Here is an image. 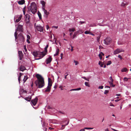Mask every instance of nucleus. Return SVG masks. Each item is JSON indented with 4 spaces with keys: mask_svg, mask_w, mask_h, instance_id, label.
I'll use <instances>...</instances> for the list:
<instances>
[{
    "mask_svg": "<svg viewBox=\"0 0 131 131\" xmlns=\"http://www.w3.org/2000/svg\"><path fill=\"white\" fill-rule=\"evenodd\" d=\"M37 79L35 81V83L37 88H41L45 85L44 79L40 75L37 74L36 76Z\"/></svg>",
    "mask_w": 131,
    "mask_h": 131,
    "instance_id": "f257e3e1",
    "label": "nucleus"
},
{
    "mask_svg": "<svg viewBox=\"0 0 131 131\" xmlns=\"http://www.w3.org/2000/svg\"><path fill=\"white\" fill-rule=\"evenodd\" d=\"M48 47V45H47L45 48L44 50L42 52L34 51L32 52V54L35 57H43L46 54L47 52V49Z\"/></svg>",
    "mask_w": 131,
    "mask_h": 131,
    "instance_id": "f03ea898",
    "label": "nucleus"
},
{
    "mask_svg": "<svg viewBox=\"0 0 131 131\" xmlns=\"http://www.w3.org/2000/svg\"><path fill=\"white\" fill-rule=\"evenodd\" d=\"M28 9H29L32 13L34 14L37 12V6L36 4L34 2L31 3L30 6L28 7Z\"/></svg>",
    "mask_w": 131,
    "mask_h": 131,
    "instance_id": "7ed1b4c3",
    "label": "nucleus"
},
{
    "mask_svg": "<svg viewBox=\"0 0 131 131\" xmlns=\"http://www.w3.org/2000/svg\"><path fill=\"white\" fill-rule=\"evenodd\" d=\"M52 81L51 79L49 78L48 86L47 89L45 90V92H49L50 91L52 85Z\"/></svg>",
    "mask_w": 131,
    "mask_h": 131,
    "instance_id": "20e7f679",
    "label": "nucleus"
},
{
    "mask_svg": "<svg viewBox=\"0 0 131 131\" xmlns=\"http://www.w3.org/2000/svg\"><path fill=\"white\" fill-rule=\"evenodd\" d=\"M22 23L21 25H18L17 28L16 29L15 32H17L18 31L21 32H23V25L24 24L23 23V22L21 21L19 22V23Z\"/></svg>",
    "mask_w": 131,
    "mask_h": 131,
    "instance_id": "39448f33",
    "label": "nucleus"
},
{
    "mask_svg": "<svg viewBox=\"0 0 131 131\" xmlns=\"http://www.w3.org/2000/svg\"><path fill=\"white\" fill-rule=\"evenodd\" d=\"M17 40L20 43L24 42L25 41V38L22 34L20 33L18 35V39Z\"/></svg>",
    "mask_w": 131,
    "mask_h": 131,
    "instance_id": "423d86ee",
    "label": "nucleus"
},
{
    "mask_svg": "<svg viewBox=\"0 0 131 131\" xmlns=\"http://www.w3.org/2000/svg\"><path fill=\"white\" fill-rule=\"evenodd\" d=\"M111 39L110 38H107L104 40V43L106 45H109L111 42Z\"/></svg>",
    "mask_w": 131,
    "mask_h": 131,
    "instance_id": "0eeeda50",
    "label": "nucleus"
},
{
    "mask_svg": "<svg viewBox=\"0 0 131 131\" xmlns=\"http://www.w3.org/2000/svg\"><path fill=\"white\" fill-rule=\"evenodd\" d=\"M36 28L38 31L42 32L43 30V27L41 26L40 25L37 26H36Z\"/></svg>",
    "mask_w": 131,
    "mask_h": 131,
    "instance_id": "6e6552de",
    "label": "nucleus"
},
{
    "mask_svg": "<svg viewBox=\"0 0 131 131\" xmlns=\"http://www.w3.org/2000/svg\"><path fill=\"white\" fill-rule=\"evenodd\" d=\"M38 100V99L37 97H36L35 99L32 100L31 101V102L34 106H35L37 103Z\"/></svg>",
    "mask_w": 131,
    "mask_h": 131,
    "instance_id": "1a4fd4ad",
    "label": "nucleus"
},
{
    "mask_svg": "<svg viewBox=\"0 0 131 131\" xmlns=\"http://www.w3.org/2000/svg\"><path fill=\"white\" fill-rule=\"evenodd\" d=\"M122 51V49H118L114 51V53L115 54H117Z\"/></svg>",
    "mask_w": 131,
    "mask_h": 131,
    "instance_id": "9d476101",
    "label": "nucleus"
},
{
    "mask_svg": "<svg viewBox=\"0 0 131 131\" xmlns=\"http://www.w3.org/2000/svg\"><path fill=\"white\" fill-rule=\"evenodd\" d=\"M99 64L100 65L101 67H103V65H104V66L103 67L104 68H105L106 67V65L105 64V63H104V62H102L101 61H99Z\"/></svg>",
    "mask_w": 131,
    "mask_h": 131,
    "instance_id": "9b49d317",
    "label": "nucleus"
},
{
    "mask_svg": "<svg viewBox=\"0 0 131 131\" xmlns=\"http://www.w3.org/2000/svg\"><path fill=\"white\" fill-rule=\"evenodd\" d=\"M30 17L28 14L26 15V21L27 23H29V20Z\"/></svg>",
    "mask_w": 131,
    "mask_h": 131,
    "instance_id": "f8f14e48",
    "label": "nucleus"
},
{
    "mask_svg": "<svg viewBox=\"0 0 131 131\" xmlns=\"http://www.w3.org/2000/svg\"><path fill=\"white\" fill-rule=\"evenodd\" d=\"M52 60V58H47L46 61V64H47L50 63Z\"/></svg>",
    "mask_w": 131,
    "mask_h": 131,
    "instance_id": "ddd939ff",
    "label": "nucleus"
},
{
    "mask_svg": "<svg viewBox=\"0 0 131 131\" xmlns=\"http://www.w3.org/2000/svg\"><path fill=\"white\" fill-rule=\"evenodd\" d=\"M22 17V15H20L18 17V18L16 19L15 22L16 23H18L21 19Z\"/></svg>",
    "mask_w": 131,
    "mask_h": 131,
    "instance_id": "4468645a",
    "label": "nucleus"
},
{
    "mask_svg": "<svg viewBox=\"0 0 131 131\" xmlns=\"http://www.w3.org/2000/svg\"><path fill=\"white\" fill-rule=\"evenodd\" d=\"M19 69L20 71H23L24 70H26V68L24 66H21L19 68Z\"/></svg>",
    "mask_w": 131,
    "mask_h": 131,
    "instance_id": "2eb2a0df",
    "label": "nucleus"
},
{
    "mask_svg": "<svg viewBox=\"0 0 131 131\" xmlns=\"http://www.w3.org/2000/svg\"><path fill=\"white\" fill-rule=\"evenodd\" d=\"M42 9L43 10L44 12V14L46 15H48L49 14V13L48 12H47V10L45 9V8H43Z\"/></svg>",
    "mask_w": 131,
    "mask_h": 131,
    "instance_id": "dca6fc26",
    "label": "nucleus"
},
{
    "mask_svg": "<svg viewBox=\"0 0 131 131\" xmlns=\"http://www.w3.org/2000/svg\"><path fill=\"white\" fill-rule=\"evenodd\" d=\"M25 2L24 0H21L20 1H19L18 2V3L20 5H23L24 4Z\"/></svg>",
    "mask_w": 131,
    "mask_h": 131,
    "instance_id": "f3484780",
    "label": "nucleus"
},
{
    "mask_svg": "<svg viewBox=\"0 0 131 131\" xmlns=\"http://www.w3.org/2000/svg\"><path fill=\"white\" fill-rule=\"evenodd\" d=\"M24 99L25 100L28 101H30L31 99V96H30L28 97H26Z\"/></svg>",
    "mask_w": 131,
    "mask_h": 131,
    "instance_id": "a211bd4d",
    "label": "nucleus"
},
{
    "mask_svg": "<svg viewBox=\"0 0 131 131\" xmlns=\"http://www.w3.org/2000/svg\"><path fill=\"white\" fill-rule=\"evenodd\" d=\"M41 3L42 5V8H45V6L46 3L45 2L43 1H41Z\"/></svg>",
    "mask_w": 131,
    "mask_h": 131,
    "instance_id": "6ab92c4d",
    "label": "nucleus"
},
{
    "mask_svg": "<svg viewBox=\"0 0 131 131\" xmlns=\"http://www.w3.org/2000/svg\"><path fill=\"white\" fill-rule=\"evenodd\" d=\"M18 34L17 32H15L14 34V36L15 37V39L16 41H18L17 40L18 39V36H17Z\"/></svg>",
    "mask_w": 131,
    "mask_h": 131,
    "instance_id": "aec40b11",
    "label": "nucleus"
},
{
    "mask_svg": "<svg viewBox=\"0 0 131 131\" xmlns=\"http://www.w3.org/2000/svg\"><path fill=\"white\" fill-rule=\"evenodd\" d=\"M69 120L68 121V122H67V124H66V125H62V127H61V130H62L63 129H64V127H65V126L67 125H68V124H69Z\"/></svg>",
    "mask_w": 131,
    "mask_h": 131,
    "instance_id": "412c9836",
    "label": "nucleus"
},
{
    "mask_svg": "<svg viewBox=\"0 0 131 131\" xmlns=\"http://www.w3.org/2000/svg\"><path fill=\"white\" fill-rule=\"evenodd\" d=\"M59 49H57L56 53L55 54H54V56H56L58 55V54L59 53Z\"/></svg>",
    "mask_w": 131,
    "mask_h": 131,
    "instance_id": "4be33fe9",
    "label": "nucleus"
},
{
    "mask_svg": "<svg viewBox=\"0 0 131 131\" xmlns=\"http://www.w3.org/2000/svg\"><path fill=\"white\" fill-rule=\"evenodd\" d=\"M22 74H23L21 73H19V76L18 78V80L19 83H20V82L21 77V75H22Z\"/></svg>",
    "mask_w": 131,
    "mask_h": 131,
    "instance_id": "5701e85b",
    "label": "nucleus"
},
{
    "mask_svg": "<svg viewBox=\"0 0 131 131\" xmlns=\"http://www.w3.org/2000/svg\"><path fill=\"white\" fill-rule=\"evenodd\" d=\"M19 56V57H22L23 56L22 52L20 51H19L18 52Z\"/></svg>",
    "mask_w": 131,
    "mask_h": 131,
    "instance_id": "b1692460",
    "label": "nucleus"
},
{
    "mask_svg": "<svg viewBox=\"0 0 131 131\" xmlns=\"http://www.w3.org/2000/svg\"><path fill=\"white\" fill-rule=\"evenodd\" d=\"M28 79V78L27 75L24 76V78L23 80V81H24V82H25Z\"/></svg>",
    "mask_w": 131,
    "mask_h": 131,
    "instance_id": "393cba45",
    "label": "nucleus"
},
{
    "mask_svg": "<svg viewBox=\"0 0 131 131\" xmlns=\"http://www.w3.org/2000/svg\"><path fill=\"white\" fill-rule=\"evenodd\" d=\"M38 14L39 17V19H41V13L39 11H38Z\"/></svg>",
    "mask_w": 131,
    "mask_h": 131,
    "instance_id": "a878e982",
    "label": "nucleus"
},
{
    "mask_svg": "<svg viewBox=\"0 0 131 131\" xmlns=\"http://www.w3.org/2000/svg\"><path fill=\"white\" fill-rule=\"evenodd\" d=\"M127 71V70L126 68H124L122 70V72H126Z\"/></svg>",
    "mask_w": 131,
    "mask_h": 131,
    "instance_id": "bb28decb",
    "label": "nucleus"
},
{
    "mask_svg": "<svg viewBox=\"0 0 131 131\" xmlns=\"http://www.w3.org/2000/svg\"><path fill=\"white\" fill-rule=\"evenodd\" d=\"M113 82L111 81H108V82L109 83L111 86H112V87H114L115 86V85L113 84Z\"/></svg>",
    "mask_w": 131,
    "mask_h": 131,
    "instance_id": "cd10ccee",
    "label": "nucleus"
},
{
    "mask_svg": "<svg viewBox=\"0 0 131 131\" xmlns=\"http://www.w3.org/2000/svg\"><path fill=\"white\" fill-rule=\"evenodd\" d=\"M85 84L86 86L88 87H90V85L89 84V83L87 82H85Z\"/></svg>",
    "mask_w": 131,
    "mask_h": 131,
    "instance_id": "c85d7f7f",
    "label": "nucleus"
},
{
    "mask_svg": "<svg viewBox=\"0 0 131 131\" xmlns=\"http://www.w3.org/2000/svg\"><path fill=\"white\" fill-rule=\"evenodd\" d=\"M104 55V54L102 52L99 54V57H102V56H103Z\"/></svg>",
    "mask_w": 131,
    "mask_h": 131,
    "instance_id": "c756f323",
    "label": "nucleus"
},
{
    "mask_svg": "<svg viewBox=\"0 0 131 131\" xmlns=\"http://www.w3.org/2000/svg\"><path fill=\"white\" fill-rule=\"evenodd\" d=\"M101 36V34H99V36H98V37H97V41L98 42H99V40H100V38Z\"/></svg>",
    "mask_w": 131,
    "mask_h": 131,
    "instance_id": "7c9ffc66",
    "label": "nucleus"
},
{
    "mask_svg": "<svg viewBox=\"0 0 131 131\" xmlns=\"http://www.w3.org/2000/svg\"><path fill=\"white\" fill-rule=\"evenodd\" d=\"M75 31V29L74 28H72V29L70 28L69 29V31L70 32L74 31Z\"/></svg>",
    "mask_w": 131,
    "mask_h": 131,
    "instance_id": "2f4dec72",
    "label": "nucleus"
},
{
    "mask_svg": "<svg viewBox=\"0 0 131 131\" xmlns=\"http://www.w3.org/2000/svg\"><path fill=\"white\" fill-rule=\"evenodd\" d=\"M24 51L25 52H26V51H27V49L26 48V46H24Z\"/></svg>",
    "mask_w": 131,
    "mask_h": 131,
    "instance_id": "473e14b6",
    "label": "nucleus"
},
{
    "mask_svg": "<svg viewBox=\"0 0 131 131\" xmlns=\"http://www.w3.org/2000/svg\"><path fill=\"white\" fill-rule=\"evenodd\" d=\"M111 61H109L106 64V65L108 66L110 65L111 63Z\"/></svg>",
    "mask_w": 131,
    "mask_h": 131,
    "instance_id": "72a5a7b5",
    "label": "nucleus"
},
{
    "mask_svg": "<svg viewBox=\"0 0 131 131\" xmlns=\"http://www.w3.org/2000/svg\"><path fill=\"white\" fill-rule=\"evenodd\" d=\"M77 35V33L76 32H75L73 36V37L72 38L73 39L75 37H76Z\"/></svg>",
    "mask_w": 131,
    "mask_h": 131,
    "instance_id": "f704fd0d",
    "label": "nucleus"
},
{
    "mask_svg": "<svg viewBox=\"0 0 131 131\" xmlns=\"http://www.w3.org/2000/svg\"><path fill=\"white\" fill-rule=\"evenodd\" d=\"M74 63H75V65H77L78 64H79L78 62L74 60Z\"/></svg>",
    "mask_w": 131,
    "mask_h": 131,
    "instance_id": "c9c22d12",
    "label": "nucleus"
},
{
    "mask_svg": "<svg viewBox=\"0 0 131 131\" xmlns=\"http://www.w3.org/2000/svg\"><path fill=\"white\" fill-rule=\"evenodd\" d=\"M126 5V3L123 2L121 4V5L122 6L124 7Z\"/></svg>",
    "mask_w": 131,
    "mask_h": 131,
    "instance_id": "e433bc0d",
    "label": "nucleus"
},
{
    "mask_svg": "<svg viewBox=\"0 0 131 131\" xmlns=\"http://www.w3.org/2000/svg\"><path fill=\"white\" fill-rule=\"evenodd\" d=\"M109 79L110 81H111V82H113L114 81V80L113 79L112 76L110 77L109 78Z\"/></svg>",
    "mask_w": 131,
    "mask_h": 131,
    "instance_id": "4c0bfd02",
    "label": "nucleus"
},
{
    "mask_svg": "<svg viewBox=\"0 0 131 131\" xmlns=\"http://www.w3.org/2000/svg\"><path fill=\"white\" fill-rule=\"evenodd\" d=\"M109 91L108 90H105L104 92V94H107L108 92Z\"/></svg>",
    "mask_w": 131,
    "mask_h": 131,
    "instance_id": "58836bf2",
    "label": "nucleus"
},
{
    "mask_svg": "<svg viewBox=\"0 0 131 131\" xmlns=\"http://www.w3.org/2000/svg\"><path fill=\"white\" fill-rule=\"evenodd\" d=\"M90 32L88 31H86L84 32V33L85 34H90Z\"/></svg>",
    "mask_w": 131,
    "mask_h": 131,
    "instance_id": "ea45409f",
    "label": "nucleus"
},
{
    "mask_svg": "<svg viewBox=\"0 0 131 131\" xmlns=\"http://www.w3.org/2000/svg\"><path fill=\"white\" fill-rule=\"evenodd\" d=\"M67 74L66 75H65V77H64V78L65 79H66L67 78V77L68 75V74L67 73H65V74Z\"/></svg>",
    "mask_w": 131,
    "mask_h": 131,
    "instance_id": "a19ab883",
    "label": "nucleus"
},
{
    "mask_svg": "<svg viewBox=\"0 0 131 131\" xmlns=\"http://www.w3.org/2000/svg\"><path fill=\"white\" fill-rule=\"evenodd\" d=\"M103 86H99V89H102L103 88Z\"/></svg>",
    "mask_w": 131,
    "mask_h": 131,
    "instance_id": "79ce46f5",
    "label": "nucleus"
},
{
    "mask_svg": "<svg viewBox=\"0 0 131 131\" xmlns=\"http://www.w3.org/2000/svg\"><path fill=\"white\" fill-rule=\"evenodd\" d=\"M85 23V21H80L79 22V23H80L81 24H82L84 23Z\"/></svg>",
    "mask_w": 131,
    "mask_h": 131,
    "instance_id": "37998d69",
    "label": "nucleus"
},
{
    "mask_svg": "<svg viewBox=\"0 0 131 131\" xmlns=\"http://www.w3.org/2000/svg\"><path fill=\"white\" fill-rule=\"evenodd\" d=\"M124 80L125 81H127L128 80V79L127 78L125 77L124 79Z\"/></svg>",
    "mask_w": 131,
    "mask_h": 131,
    "instance_id": "c03bdc74",
    "label": "nucleus"
},
{
    "mask_svg": "<svg viewBox=\"0 0 131 131\" xmlns=\"http://www.w3.org/2000/svg\"><path fill=\"white\" fill-rule=\"evenodd\" d=\"M27 39H30V37L29 35H27Z\"/></svg>",
    "mask_w": 131,
    "mask_h": 131,
    "instance_id": "a18cd8bd",
    "label": "nucleus"
},
{
    "mask_svg": "<svg viewBox=\"0 0 131 131\" xmlns=\"http://www.w3.org/2000/svg\"><path fill=\"white\" fill-rule=\"evenodd\" d=\"M85 129H93V128H89V127H85L84 128Z\"/></svg>",
    "mask_w": 131,
    "mask_h": 131,
    "instance_id": "49530a36",
    "label": "nucleus"
},
{
    "mask_svg": "<svg viewBox=\"0 0 131 131\" xmlns=\"http://www.w3.org/2000/svg\"><path fill=\"white\" fill-rule=\"evenodd\" d=\"M81 88H79L76 89V91L79 90H81Z\"/></svg>",
    "mask_w": 131,
    "mask_h": 131,
    "instance_id": "de8ad7c7",
    "label": "nucleus"
},
{
    "mask_svg": "<svg viewBox=\"0 0 131 131\" xmlns=\"http://www.w3.org/2000/svg\"><path fill=\"white\" fill-rule=\"evenodd\" d=\"M71 46V51H73V46Z\"/></svg>",
    "mask_w": 131,
    "mask_h": 131,
    "instance_id": "09e8293b",
    "label": "nucleus"
},
{
    "mask_svg": "<svg viewBox=\"0 0 131 131\" xmlns=\"http://www.w3.org/2000/svg\"><path fill=\"white\" fill-rule=\"evenodd\" d=\"M27 42L28 43H30V41H29V39H27Z\"/></svg>",
    "mask_w": 131,
    "mask_h": 131,
    "instance_id": "8fccbe9b",
    "label": "nucleus"
},
{
    "mask_svg": "<svg viewBox=\"0 0 131 131\" xmlns=\"http://www.w3.org/2000/svg\"><path fill=\"white\" fill-rule=\"evenodd\" d=\"M81 78L83 79H85V80H86V79H87L86 78L84 77H81Z\"/></svg>",
    "mask_w": 131,
    "mask_h": 131,
    "instance_id": "3c124183",
    "label": "nucleus"
},
{
    "mask_svg": "<svg viewBox=\"0 0 131 131\" xmlns=\"http://www.w3.org/2000/svg\"><path fill=\"white\" fill-rule=\"evenodd\" d=\"M54 128H51V127H49V129L50 130H52V129H53Z\"/></svg>",
    "mask_w": 131,
    "mask_h": 131,
    "instance_id": "603ef678",
    "label": "nucleus"
},
{
    "mask_svg": "<svg viewBox=\"0 0 131 131\" xmlns=\"http://www.w3.org/2000/svg\"><path fill=\"white\" fill-rule=\"evenodd\" d=\"M76 91V89H73L70 90V91Z\"/></svg>",
    "mask_w": 131,
    "mask_h": 131,
    "instance_id": "864d4df0",
    "label": "nucleus"
},
{
    "mask_svg": "<svg viewBox=\"0 0 131 131\" xmlns=\"http://www.w3.org/2000/svg\"><path fill=\"white\" fill-rule=\"evenodd\" d=\"M110 106H114V105L112 103H111L110 104Z\"/></svg>",
    "mask_w": 131,
    "mask_h": 131,
    "instance_id": "5fc2aeb1",
    "label": "nucleus"
},
{
    "mask_svg": "<svg viewBox=\"0 0 131 131\" xmlns=\"http://www.w3.org/2000/svg\"><path fill=\"white\" fill-rule=\"evenodd\" d=\"M46 28L48 30L49 28V26L48 25H47Z\"/></svg>",
    "mask_w": 131,
    "mask_h": 131,
    "instance_id": "6e6d98bb",
    "label": "nucleus"
},
{
    "mask_svg": "<svg viewBox=\"0 0 131 131\" xmlns=\"http://www.w3.org/2000/svg\"><path fill=\"white\" fill-rule=\"evenodd\" d=\"M53 27L56 29H57L58 28V26H53Z\"/></svg>",
    "mask_w": 131,
    "mask_h": 131,
    "instance_id": "4d7b16f0",
    "label": "nucleus"
},
{
    "mask_svg": "<svg viewBox=\"0 0 131 131\" xmlns=\"http://www.w3.org/2000/svg\"><path fill=\"white\" fill-rule=\"evenodd\" d=\"M119 100H118V99H117V100H115V101L116 102H118V101H119Z\"/></svg>",
    "mask_w": 131,
    "mask_h": 131,
    "instance_id": "13d9d810",
    "label": "nucleus"
},
{
    "mask_svg": "<svg viewBox=\"0 0 131 131\" xmlns=\"http://www.w3.org/2000/svg\"><path fill=\"white\" fill-rule=\"evenodd\" d=\"M105 131H109V130H108V128H107V129H106L105 130Z\"/></svg>",
    "mask_w": 131,
    "mask_h": 131,
    "instance_id": "bf43d9fd",
    "label": "nucleus"
},
{
    "mask_svg": "<svg viewBox=\"0 0 131 131\" xmlns=\"http://www.w3.org/2000/svg\"><path fill=\"white\" fill-rule=\"evenodd\" d=\"M72 34H73V33L71 32L70 34V35L71 36L72 35Z\"/></svg>",
    "mask_w": 131,
    "mask_h": 131,
    "instance_id": "052dcab7",
    "label": "nucleus"
},
{
    "mask_svg": "<svg viewBox=\"0 0 131 131\" xmlns=\"http://www.w3.org/2000/svg\"><path fill=\"white\" fill-rule=\"evenodd\" d=\"M63 55V53H61V57H62Z\"/></svg>",
    "mask_w": 131,
    "mask_h": 131,
    "instance_id": "680f3d73",
    "label": "nucleus"
},
{
    "mask_svg": "<svg viewBox=\"0 0 131 131\" xmlns=\"http://www.w3.org/2000/svg\"><path fill=\"white\" fill-rule=\"evenodd\" d=\"M41 58H39L38 59H35L34 60H39Z\"/></svg>",
    "mask_w": 131,
    "mask_h": 131,
    "instance_id": "e2e57ef3",
    "label": "nucleus"
},
{
    "mask_svg": "<svg viewBox=\"0 0 131 131\" xmlns=\"http://www.w3.org/2000/svg\"><path fill=\"white\" fill-rule=\"evenodd\" d=\"M49 125L50 126H52V127H53V125H52V124H49Z\"/></svg>",
    "mask_w": 131,
    "mask_h": 131,
    "instance_id": "0e129e2a",
    "label": "nucleus"
},
{
    "mask_svg": "<svg viewBox=\"0 0 131 131\" xmlns=\"http://www.w3.org/2000/svg\"><path fill=\"white\" fill-rule=\"evenodd\" d=\"M90 34L91 35H92L93 36H94V35H94V34H92V33H90Z\"/></svg>",
    "mask_w": 131,
    "mask_h": 131,
    "instance_id": "69168bd1",
    "label": "nucleus"
},
{
    "mask_svg": "<svg viewBox=\"0 0 131 131\" xmlns=\"http://www.w3.org/2000/svg\"><path fill=\"white\" fill-rule=\"evenodd\" d=\"M121 95V94H117L116 95V96H120Z\"/></svg>",
    "mask_w": 131,
    "mask_h": 131,
    "instance_id": "338daca9",
    "label": "nucleus"
},
{
    "mask_svg": "<svg viewBox=\"0 0 131 131\" xmlns=\"http://www.w3.org/2000/svg\"><path fill=\"white\" fill-rule=\"evenodd\" d=\"M48 108L49 109H51V107H50V106H48Z\"/></svg>",
    "mask_w": 131,
    "mask_h": 131,
    "instance_id": "774afa93",
    "label": "nucleus"
}]
</instances>
